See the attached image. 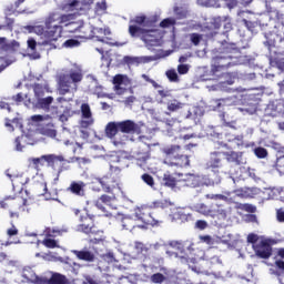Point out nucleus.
<instances>
[{"mask_svg": "<svg viewBox=\"0 0 284 284\" xmlns=\"http://www.w3.org/2000/svg\"><path fill=\"white\" fill-rule=\"evenodd\" d=\"M182 108L183 103L175 99L168 103L169 112H178V110H181Z\"/></svg>", "mask_w": 284, "mask_h": 284, "instance_id": "nucleus-42", "label": "nucleus"}, {"mask_svg": "<svg viewBox=\"0 0 284 284\" xmlns=\"http://www.w3.org/2000/svg\"><path fill=\"white\" fill-rule=\"evenodd\" d=\"M72 84H74V82L70 79V77H68V74H60L58 78L59 94L65 97V94L70 93V90H72Z\"/></svg>", "mask_w": 284, "mask_h": 284, "instance_id": "nucleus-15", "label": "nucleus"}, {"mask_svg": "<svg viewBox=\"0 0 284 284\" xmlns=\"http://www.w3.org/2000/svg\"><path fill=\"white\" fill-rule=\"evenodd\" d=\"M164 163L169 168H190V156L181 154V145H170L163 149Z\"/></svg>", "mask_w": 284, "mask_h": 284, "instance_id": "nucleus-3", "label": "nucleus"}, {"mask_svg": "<svg viewBox=\"0 0 284 284\" xmlns=\"http://www.w3.org/2000/svg\"><path fill=\"white\" fill-rule=\"evenodd\" d=\"M95 8L98 11L103 12V11L108 10V3L105 2V0H103L102 2H98L95 4Z\"/></svg>", "mask_w": 284, "mask_h": 284, "instance_id": "nucleus-61", "label": "nucleus"}, {"mask_svg": "<svg viewBox=\"0 0 284 284\" xmlns=\"http://www.w3.org/2000/svg\"><path fill=\"white\" fill-rule=\"evenodd\" d=\"M112 201H116V194H102L100 197H98L94 204L98 210L105 213L108 211L105 210L104 205H112Z\"/></svg>", "mask_w": 284, "mask_h": 284, "instance_id": "nucleus-19", "label": "nucleus"}, {"mask_svg": "<svg viewBox=\"0 0 284 284\" xmlns=\"http://www.w3.org/2000/svg\"><path fill=\"white\" fill-rule=\"evenodd\" d=\"M98 183H100L103 192L106 194H121V186L119 185V182L112 178V175L99 178Z\"/></svg>", "mask_w": 284, "mask_h": 284, "instance_id": "nucleus-10", "label": "nucleus"}, {"mask_svg": "<svg viewBox=\"0 0 284 284\" xmlns=\"http://www.w3.org/2000/svg\"><path fill=\"white\" fill-rule=\"evenodd\" d=\"M130 24L140 26L143 28L150 26L151 28H153L154 26H156V17L148 18L145 16H135L133 19L130 20Z\"/></svg>", "mask_w": 284, "mask_h": 284, "instance_id": "nucleus-17", "label": "nucleus"}, {"mask_svg": "<svg viewBox=\"0 0 284 284\" xmlns=\"http://www.w3.org/2000/svg\"><path fill=\"white\" fill-rule=\"evenodd\" d=\"M223 152H212L206 161V170H211L214 174H219L223 170Z\"/></svg>", "mask_w": 284, "mask_h": 284, "instance_id": "nucleus-11", "label": "nucleus"}, {"mask_svg": "<svg viewBox=\"0 0 284 284\" xmlns=\"http://www.w3.org/2000/svg\"><path fill=\"white\" fill-rule=\"evenodd\" d=\"M130 78L125 74H116L113 77V85L114 87H122L128 85L130 83Z\"/></svg>", "mask_w": 284, "mask_h": 284, "instance_id": "nucleus-34", "label": "nucleus"}, {"mask_svg": "<svg viewBox=\"0 0 284 284\" xmlns=\"http://www.w3.org/2000/svg\"><path fill=\"white\" fill-rule=\"evenodd\" d=\"M169 246L171 247V250H173L172 251L173 254H175V256H178L181 260V263H186V265H189V267H191L193 272H197V273L201 272L196 268V266L190 265L191 263L193 265H196V263L199 262V258L192 255V250H190V247L185 250V245L183 244V242L171 241L169 243Z\"/></svg>", "mask_w": 284, "mask_h": 284, "instance_id": "nucleus-5", "label": "nucleus"}, {"mask_svg": "<svg viewBox=\"0 0 284 284\" xmlns=\"http://www.w3.org/2000/svg\"><path fill=\"white\" fill-rule=\"evenodd\" d=\"M253 252L257 258L267 260L272 256V244L267 240H261L257 245H254Z\"/></svg>", "mask_w": 284, "mask_h": 284, "instance_id": "nucleus-13", "label": "nucleus"}, {"mask_svg": "<svg viewBox=\"0 0 284 284\" xmlns=\"http://www.w3.org/2000/svg\"><path fill=\"white\" fill-rule=\"evenodd\" d=\"M176 18H165L160 22V28H174Z\"/></svg>", "mask_w": 284, "mask_h": 284, "instance_id": "nucleus-45", "label": "nucleus"}, {"mask_svg": "<svg viewBox=\"0 0 284 284\" xmlns=\"http://www.w3.org/2000/svg\"><path fill=\"white\" fill-rule=\"evenodd\" d=\"M190 39H191V42L193 43V45H199V43H201L202 37L199 33H191Z\"/></svg>", "mask_w": 284, "mask_h": 284, "instance_id": "nucleus-58", "label": "nucleus"}, {"mask_svg": "<svg viewBox=\"0 0 284 284\" xmlns=\"http://www.w3.org/2000/svg\"><path fill=\"white\" fill-rule=\"evenodd\" d=\"M165 275H163L162 273H154L153 275H151V282L155 284L165 283Z\"/></svg>", "mask_w": 284, "mask_h": 284, "instance_id": "nucleus-50", "label": "nucleus"}, {"mask_svg": "<svg viewBox=\"0 0 284 284\" xmlns=\"http://www.w3.org/2000/svg\"><path fill=\"white\" fill-rule=\"evenodd\" d=\"M38 284H70V280L61 273H52L51 278L37 277Z\"/></svg>", "mask_w": 284, "mask_h": 284, "instance_id": "nucleus-14", "label": "nucleus"}, {"mask_svg": "<svg viewBox=\"0 0 284 284\" xmlns=\"http://www.w3.org/2000/svg\"><path fill=\"white\" fill-rule=\"evenodd\" d=\"M184 185L186 187H200L201 186V176L189 173L185 175Z\"/></svg>", "mask_w": 284, "mask_h": 284, "instance_id": "nucleus-26", "label": "nucleus"}, {"mask_svg": "<svg viewBox=\"0 0 284 284\" xmlns=\"http://www.w3.org/2000/svg\"><path fill=\"white\" fill-rule=\"evenodd\" d=\"M237 210H242L243 212H250V214H254L256 212V206L252 204H243V203H237L236 204Z\"/></svg>", "mask_w": 284, "mask_h": 284, "instance_id": "nucleus-44", "label": "nucleus"}, {"mask_svg": "<svg viewBox=\"0 0 284 284\" xmlns=\"http://www.w3.org/2000/svg\"><path fill=\"white\" fill-rule=\"evenodd\" d=\"M227 68H232V55H216L211 60L212 77H221Z\"/></svg>", "mask_w": 284, "mask_h": 284, "instance_id": "nucleus-7", "label": "nucleus"}, {"mask_svg": "<svg viewBox=\"0 0 284 284\" xmlns=\"http://www.w3.org/2000/svg\"><path fill=\"white\" fill-rule=\"evenodd\" d=\"M45 163L47 168H51V170H57L58 168L57 178L54 179L55 183L59 181L62 172L70 170V160L65 159L62 154H47Z\"/></svg>", "mask_w": 284, "mask_h": 284, "instance_id": "nucleus-6", "label": "nucleus"}, {"mask_svg": "<svg viewBox=\"0 0 284 284\" xmlns=\"http://www.w3.org/2000/svg\"><path fill=\"white\" fill-rule=\"evenodd\" d=\"M141 41L145 43L146 48H156L161 43V32L156 29H146Z\"/></svg>", "mask_w": 284, "mask_h": 284, "instance_id": "nucleus-12", "label": "nucleus"}, {"mask_svg": "<svg viewBox=\"0 0 284 284\" xmlns=\"http://www.w3.org/2000/svg\"><path fill=\"white\" fill-rule=\"evenodd\" d=\"M11 205H16V210H22V212H26V205H28V200L18 197L12 200Z\"/></svg>", "mask_w": 284, "mask_h": 284, "instance_id": "nucleus-41", "label": "nucleus"}, {"mask_svg": "<svg viewBox=\"0 0 284 284\" xmlns=\"http://www.w3.org/2000/svg\"><path fill=\"white\" fill-rule=\"evenodd\" d=\"M254 154L257 156V159H266L267 156V149L263 146H257L254 149Z\"/></svg>", "mask_w": 284, "mask_h": 284, "instance_id": "nucleus-51", "label": "nucleus"}, {"mask_svg": "<svg viewBox=\"0 0 284 284\" xmlns=\"http://www.w3.org/2000/svg\"><path fill=\"white\" fill-rule=\"evenodd\" d=\"M275 168L280 174L284 175V156H281L276 160Z\"/></svg>", "mask_w": 284, "mask_h": 284, "instance_id": "nucleus-54", "label": "nucleus"}, {"mask_svg": "<svg viewBox=\"0 0 284 284\" xmlns=\"http://www.w3.org/2000/svg\"><path fill=\"white\" fill-rule=\"evenodd\" d=\"M134 247L139 254H148V252H150V247H148L143 242H135Z\"/></svg>", "mask_w": 284, "mask_h": 284, "instance_id": "nucleus-46", "label": "nucleus"}, {"mask_svg": "<svg viewBox=\"0 0 284 284\" xmlns=\"http://www.w3.org/2000/svg\"><path fill=\"white\" fill-rule=\"evenodd\" d=\"M71 82H73L74 90H77V83H81L83 81V69L81 67H77L75 69H71L68 74Z\"/></svg>", "mask_w": 284, "mask_h": 284, "instance_id": "nucleus-25", "label": "nucleus"}, {"mask_svg": "<svg viewBox=\"0 0 284 284\" xmlns=\"http://www.w3.org/2000/svg\"><path fill=\"white\" fill-rule=\"evenodd\" d=\"M234 194L237 195L240 199H247V186L236 189Z\"/></svg>", "mask_w": 284, "mask_h": 284, "instance_id": "nucleus-56", "label": "nucleus"}, {"mask_svg": "<svg viewBox=\"0 0 284 284\" xmlns=\"http://www.w3.org/2000/svg\"><path fill=\"white\" fill-rule=\"evenodd\" d=\"M172 219L178 223H187V221L192 219V214L185 213V211L180 210L172 214Z\"/></svg>", "mask_w": 284, "mask_h": 284, "instance_id": "nucleus-30", "label": "nucleus"}, {"mask_svg": "<svg viewBox=\"0 0 284 284\" xmlns=\"http://www.w3.org/2000/svg\"><path fill=\"white\" fill-rule=\"evenodd\" d=\"M67 192H69V194H73V196L83 199V196H85V182L72 181L67 187Z\"/></svg>", "mask_w": 284, "mask_h": 284, "instance_id": "nucleus-16", "label": "nucleus"}, {"mask_svg": "<svg viewBox=\"0 0 284 284\" xmlns=\"http://www.w3.org/2000/svg\"><path fill=\"white\" fill-rule=\"evenodd\" d=\"M48 154L41 155L40 158H31L29 159V163L33 165L34 170H39V168H43L45 165V159Z\"/></svg>", "mask_w": 284, "mask_h": 284, "instance_id": "nucleus-36", "label": "nucleus"}, {"mask_svg": "<svg viewBox=\"0 0 284 284\" xmlns=\"http://www.w3.org/2000/svg\"><path fill=\"white\" fill-rule=\"evenodd\" d=\"M62 16L60 12H51L45 18L44 27H33L36 34L44 37L49 42L59 41L63 34V24L61 23Z\"/></svg>", "mask_w": 284, "mask_h": 284, "instance_id": "nucleus-2", "label": "nucleus"}, {"mask_svg": "<svg viewBox=\"0 0 284 284\" xmlns=\"http://www.w3.org/2000/svg\"><path fill=\"white\" fill-rule=\"evenodd\" d=\"M196 212L203 216H211V219H216V216H219L217 210H214L212 206H207V204L203 203L196 205Z\"/></svg>", "mask_w": 284, "mask_h": 284, "instance_id": "nucleus-24", "label": "nucleus"}, {"mask_svg": "<svg viewBox=\"0 0 284 284\" xmlns=\"http://www.w3.org/2000/svg\"><path fill=\"white\" fill-rule=\"evenodd\" d=\"M246 241L252 245L253 248H254V245H257L258 243H261V241H258V235L256 233H250L246 237Z\"/></svg>", "mask_w": 284, "mask_h": 284, "instance_id": "nucleus-52", "label": "nucleus"}, {"mask_svg": "<svg viewBox=\"0 0 284 284\" xmlns=\"http://www.w3.org/2000/svg\"><path fill=\"white\" fill-rule=\"evenodd\" d=\"M178 72L179 74H187V72H190V67H187V64H180L178 67Z\"/></svg>", "mask_w": 284, "mask_h": 284, "instance_id": "nucleus-60", "label": "nucleus"}, {"mask_svg": "<svg viewBox=\"0 0 284 284\" xmlns=\"http://www.w3.org/2000/svg\"><path fill=\"white\" fill-rule=\"evenodd\" d=\"M141 179L143 181V183H145L146 185H149V187H154L155 183H154V178L150 174V173H144L141 175Z\"/></svg>", "mask_w": 284, "mask_h": 284, "instance_id": "nucleus-48", "label": "nucleus"}, {"mask_svg": "<svg viewBox=\"0 0 284 284\" xmlns=\"http://www.w3.org/2000/svg\"><path fill=\"white\" fill-rule=\"evenodd\" d=\"M225 136H226L229 143L232 142V141H236L237 145H243V136H241V135H227V133H225Z\"/></svg>", "mask_w": 284, "mask_h": 284, "instance_id": "nucleus-53", "label": "nucleus"}, {"mask_svg": "<svg viewBox=\"0 0 284 284\" xmlns=\"http://www.w3.org/2000/svg\"><path fill=\"white\" fill-rule=\"evenodd\" d=\"M93 34H95V39L98 41H100L101 43H108L109 45H115L114 42H108V41H110V38H105L111 34L110 29L95 28L93 30Z\"/></svg>", "mask_w": 284, "mask_h": 284, "instance_id": "nucleus-23", "label": "nucleus"}, {"mask_svg": "<svg viewBox=\"0 0 284 284\" xmlns=\"http://www.w3.org/2000/svg\"><path fill=\"white\" fill-rule=\"evenodd\" d=\"M150 61H152V57L125 55L123 58V63H125V65H141V63H150Z\"/></svg>", "mask_w": 284, "mask_h": 284, "instance_id": "nucleus-22", "label": "nucleus"}, {"mask_svg": "<svg viewBox=\"0 0 284 284\" xmlns=\"http://www.w3.org/2000/svg\"><path fill=\"white\" fill-rule=\"evenodd\" d=\"M276 219H277L278 223H284V211H283V209H278L276 211Z\"/></svg>", "mask_w": 284, "mask_h": 284, "instance_id": "nucleus-63", "label": "nucleus"}, {"mask_svg": "<svg viewBox=\"0 0 284 284\" xmlns=\"http://www.w3.org/2000/svg\"><path fill=\"white\" fill-rule=\"evenodd\" d=\"M37 196H45L48 194V184L45 182H40L34 185Z\"/></svg>", "mask_w": 284, "mask_h": 284, "instance_id": "nucleus-38", "label": "nucleus"}, {"mask_svg": "<svg viewBox=\"0 0 284 284\" xmlns=\"http://www.w3.org/2000/svg\"><path fill=\"white\" fill-rule=\"evenodd\" d=\"M52 103H54V98H52L51 95L47 97V98H39L37 100V108H39L40 110H50V106L52 105Z\"/></svg>", "mask_w": 284, "mask_h": 284, "instance_id": "nucleus-29", "label": "nucleus"}, {"mask_svg": "<svg viewBox=\"0 0 284 284\" xmlns=\"http://www.w3.org/2000/svg\"><path fill=\"white\" fill-rule=\"evenodd\" d=\"M166 77L171 83H179V73H176V70L171 69L166 71Z\"/></svg>", "mask_w": 284, "mask_h": 284, "instance_id": "nucleus-49", "label": "nucleus"}, {"mask_svg": "<svg viewBox=\"0 0 284 284\" xmlns=\"http://www.w3.org/2000/svg\"><path fill=\"white\" fill-rule=\"evenodd\" d=\"M222 79H224L222 81V83H224V85H234V83H236V73H230V72H226V73H220V75Z\"/></svg>", "mask_w": 284, "mask_h": 284, "instance_id": "nucleus-33", "label": "nucleus"}, {"mask_svg": "<svg viewBox=\"0 0 284 284\" xmlns=\"http://www.w3.org/2000/svg\"><path fill=\"white\" fill-rule=\"evenodd\" d=\"M261 194V189L253 186L247 187L246 186V199H254V196H258Z\"/></svg>", "mask_w": 284, "mask_h": 284, "instance_id": "nucleus-47", "label": "nucleus"}, {"mask_svg": "<svg viewBox=\"0 0 284 284\" xmlns=\"http://www.w3.org/2000/svg\"><path fill=\"white\" fill-rule=\"evenodd\" d=\"M122 227L123 230H129V232H132L134 227H136V220L134 217H123L122 219Z\"/></svg>", "mask_w": 284, "mask_h": 284, "instance_id": "nucleus-35", "label": "nucleus"}, {"mask_svg": "<svg viewBox=\"0 0 284 284\" xmlns=\"http://www.w3.org/2000/svg\"><path fill=\"white\" fill-rule=\"evenodd\" d=\"M135 161H136V165H139L140 168L145 166L148 161H150V152H148V151H145V152L138 151L135 153Z\"/></svg>", "mask_w": 284, "mask_h": 284, "instance_id": "nucleus-32", "label": "nucleus"}, {"mask_svg": "<svg viewBox=\"0 0 284 284\" xmlns=\"http://www.w3.org/2000/svg\"><path fill=\"white\" fill-rule=\"evenodd\" d=\"M42 134H44V136H50L51 139H54L57 136V130H54L53 128H43Z\"/></svg>", "mask_w": 284, "mask_h": 284, "instance_id": "nucleus-55", "label": "nucleus"}, {"mask_svg": "<svg viewBox=\"0 0 284 284\" xmlns=\"http://www.w3.org/2000/svg\"><path fill=\"white\" fill-rule=\"evenodd\" d=\"M72 254H74V256L79 261H84L85 263H94V258H97L94 253H92L91 251H88V250H81V251L73 250Z\"/></svg>", "mask_w": 284, "mask_h": 284, "instance_id": "nucleus-21", "label": "nucleus"}, {"mask_svg": "<svg viewBox=\"0 0 284 284\" xmlns=\"http://www.w3.org/2000/svg\"><path fill=\"white\" fill-rule=\"evenodd\" d=\"M134 216L136 221H141V223L144 224L142 226H139L142 230L145 229V225H151L152 227H154V225H159L160 223V221L154 217L152 210H150V207L148 206L135 209Z\"/></svg>", "mask_w": 284, "mask_h": 284, "instance_id": "nucleus-8", "label": "nucleus"}, {"mask_svg": "<svg viewBox=\"0 0 284 284\" xmlns=\"http://www.w3.org/2000/svg\"><path fill=\"white\" fill-rule=\"evenodd\" d=\"M275 266L277 267V270H280V272H284V261L283 260L275 261Z\"/></svg>", "mask_w": 284, "mask_h": 284, "instance_id": "nucleus-64", "label": "nucleus"}, {"mask_svg": "<svg viewBox=\"0 0 284 284\" xmlns=\"http://www.w3.org/2000/svg\"><path fill=\"white\" fill-rule=\"evenodd\" d=\"M174 16L176 19H186L187 18V10L183 7H174L173 8Z\"/></svg>", "mask_w": 284, "mask_h": 284, "instance_id": "nucleus-43", "label": "nucleus"}, {"mask_svg": "<svg viewBox=\"0 0 284 284\" xmlns=\"http://www.w3.org/2000/svg\"><path fill=\"white\" fill-rule=\"evenodd\" d=\"M163 183L166 187H176V178L170 173H165L163 176Z\"/></svg>", "mask_w": 284, "mask_h": 284, "instance_id": "nucleus-40", "label": "nucleus"}, {"mask_svg": "<svg viewBox=\"0 0 284 284\" xmlns=\"http://www.w3.org/2000/svg\"><path fill=\"white\" fill-rule=\"evenodd\" d=\"M42 244L49 247V250H54V247H57V241L53 239H44Z\"/></svg>", "mask_w": 284, "mask_h": 284, "instance_id": "nucleus-57", "label": "nucleus"}, {"mask_svg": "<svg viewBox=\"0 0 284 284\" xmlns=\"http://www.w3.org/2000/svg\"><path fill=\"white\" fill-rule=\"evenodd\" d=\"M61 23L67 28V32L74 34L83 28V20L77 18V13H61Z\"/></svg>", "mask_w": 284, "mask_h": 284, "instance_id": "nucleus-9", "label": "nucleus"}, {"mask_svg": "<svg viewBox=\"0 0 284 284\" xmlns=\"http://www.w3.org/2000/svg\"><path fill=\"white\" fill-rule=\"evenodd\" d=\"M80 222L81 223L77 226V232H82V234L93 236L91 243H101V241L105 240V236H103V230L94 225V220L90 215L81 216Z\"/></svg>", "mask_w": 284, "mask_h": 284, "instance_id": "nucleus-4", "label": "nucleus"}, {"mask_svg": "<svg viewBox=\"0 0 284 284\" xmlns=\"http://www.w3.org/2000/svg\"><path fill=\"white\" fill-rule=\"evenodd\" d=\"M104 134L113 145H125L132 141L130 134H141V126L133 120L111 121L105 125Z\"/></svg>", "mask_w": 284, "mask_h": 284, "instance_id": "nucleus-1", "label": "nucleus"}, {"mask_svg": "<svg viewBox=\"0 0 284 284\" xmlns=\"http://www.w3.org/2000/svg\"><path fill=\"white\" fill-rule=\"evenodd\" d=\"M81 113H82V119H88V120H83L81 122V125L83 128H90V125H92V123H94V120H92V110L90 109V104L82 103L81 104Z\"/></svg>", "mask_w": 284, "mask_h": 284, "instance_id": "nucleus-20", "label": "nucleus"}, {"mask_svg": "<svg viewBox=\"0 0 284 284\" xmlns=\"http://www.w3.org/2000/svg\"><path fill=\"white\" fill-rule=\"evenodd\" d=\"M222 156L227 161V163H233V165L243 164V152H236V151L222 152Z\"/></svg>", "mask_w": 284, "mask_h": 284, "instance_id": "nucleus-18", "label": "nucleus"}, {"mask_svg": "<svg viewBox=\"0 0 284 284\" xmlns=\"http://www.w3.org/2000/svg\"><path fill=\"white\" fill-rule=\"evenodd\" d=\"M222 48H223V51L226 52V54L239 51V47L234 42L224 41L222 42Z\"/></svg>", "mask_w": 284, "mask_h": 284, "instance_id": "nucleus-39", "label": "nucleus"}, {"mask_svg": "<svg viewBox=\"0 0 284 284\" xmlns=\"http://www.w3.org/2000/svg\"><path fill=\"white\" fill-rule=\"evenodd\" d=\"M63 10L74 12V10H83V6L81 4V0H68L63 6Z\"/></svg>", "mask_w": 284, "mask_h": 284, "instance_id": "nucleus-31", "label": "nucleus"}, {"mask_svg": "<svg viewBox=\"0 0 284 284\" xmlns=\"http://www.w3.org/2000/svg\"><path fill=\"white\" fill-rule=\"evenodd\" d=\"M148 29L140 27L139 24H129V34L133 39H143Z\"/></svg>", "mask_w": 284, "mask_h": 284, "instance_id": "nucleus-27", "label": "nucleus"}, {"mask_svg": "<svg viewBox=\"0 0 284 284\" xmlns=\"http://www.w3.org/2000/svg\"><path fill=\"white\" fill-rule=\"evenodd\" d=\"M196 230H207V222L205 220H197L195 222Z\"/></svg>", "mask_w": 284, "mask_h": 284, "instance_id": "nucleus-59", "label": "nucleus"}, {"mask_svg": "<svg viewBox=\"0 0 284 284\" xmlns=\"http://www.w3.org/2000/svg\"><path fill=\"white\" fill-rule=\"evenodd\" d=\"M214 24L216 29L223 26L225 32H230L232 30V22L230 21V17H217L214 19Z\"/></svg>", "mask_w": 284, "mask_h": 284, "instance_id": "nucleus-28", "label": "nucleus"}, {"mask_svg": "<svg viewBox=\"0 0 284 284\" xmlns=\"http://www.w3.org/2000/svg\"><path fill=\"white\" fill-rule=\"evenodd\" d=\"M7 234L10 237L17 236V234H19V230L17 229V226L12 225V227L7 230Z\"/></svg>", "mask_w": 284, "mask_h": 284, "instance_id": "nucleus-62", "label": "nucleus"}, {"mask_svg": "<svg viewBox=\"0 0 284 284\" xmlns=\"http://www.w3.org/2000/svg\"><path fill=\"white\" fill-rule=\"evenodd\" d=\"M45 90H48V87L39 83L33 84V92L37 100L45 97Z\"/></svg>", "mask_w": 284, "mask_h": 284, "instance_id": "nucleus-37", "label": "nucleus"}]
</instances>
